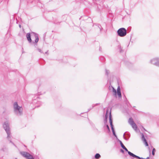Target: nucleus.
<instances>
[{"mask_svg": "<svg viewBox=\"0 0 159 159\" xmlns=\"http://www.w3.org/2000/svg\"><path fill=\"white\" fill-rule=\"evenodd\" d=\"M3 128L4 129L7 134V139L8 141H10V143H11L14 146H16L15 144L11 140V136L10 130L9 125L8 122L7 121L5 122L3 124Z\"/></svg>", "mask_w": 159, "mask_h": 159, "instance_id": "f257e3e1", "label": "nucleus"}, {"mask_svg": "<svg viewBox=\"0 0 159 159\" xmlns=\"http://www.w3.org/2000/svg\"><path fill=\"white\" fill-rule=\"evenodd\" d=\"M13 107L14 112L16 115L20 116L22 114L23 108L21 107L18 105L17 102L14 103Z\"/></svg>", "mask_w": 159, "mask_h": 159, "instance_id": "f03ea898", "label": "nucleus"}, {"mask_svg": "<svg viewBox=\"0 0 159 159\" xmlns=\"http://www.w3.org/2000/svg\"><path fill=\"white\" fill-rule=\"evenodd\" d=\"M34 36L35 38V40L34 42H33V43H37L39 40V38L38 34L34 32H32L30 34V33H28L26 34V38L28 40V42L30 43H31L32 42V40L31 38V36Z\"/></svg>", "mask_w": 159, "mask_h": 159, "instance_id": "7ed1b4c3", "label": "nucleus"}, {"mask_svg": "<svg viewBox=\"0 0 159 159\" xmlns=\"http://www.w3.org/2000/svg\"><path fill=\"white\" fill-rule=\"evenodd\" d=\"M118 35L120 37L125 36L127 34V31L126 29L124 28H121L117 31Z\"/></svg>", "mask_w": 159, "mask_h": 159, "instance_id": "20e7f679", "label": "nucleus"}, {"mask_svg": "<svg viewBox=\"0 0 159 159\" xmlns=\"http://www.w3.org/2000/svg\"><path fill=\"white\" fill-rule=\"evenodd\" d=\"M20 153L21 155L27 159H34L33 156L28 152L22 151L20 152Z\"/></svg>", "mask_w": 159, "mask_h": 159, "instance_id": "39448f33", "label": "nucleus"}, {"mask_svg": "<svg viewBox=\"0 0 159 159\" xmlns=\"http://www.w3.org/2000/svg\"><path fill=\"white\" fill-rule=\"evenodd\" d=\"M109 122L110 124L111 125V127L112 131L113 133V135L115 136V137H117V136L116 134L114 129L113 127V125L112 124V120L111 118V112H110L109 113Z\"/></svg>", "mask_w": 159, "mask_h": 159, "instance_id": "423d86ee", "label": "nucleus"}, {"mask_svg": "<svg viewBox=\"0 0 159 159\" xmlns=\"http://www.w3.org/2000/svg\"><path fill=\"white\" fill-rule=\"evenodd\" d=\"M150 63L159 67V57H155L151 59Z\"/></svg>", "mask_w": 159, "mask_h": 159, "instance_id": "0eeeda50", "label": "nucleus"}, {"mask_svg": "<svg viewBox=\"0 0 159 159\" xmlns=\"http://www.w3.org/2000/svg\"><path fill=\"white\" fill-rule=\"evenodd\" d=\"M129 123L131 125L133 128L136 131L137 129V127L135 123L134 122L132 118H129L128 120Z\"/></svg>", "mask_w": 159, "mask_h": 159, "instance_id": "6e6552de", "label": "nucleus"}, {"mask_svg": "<svg viewBox=\"0 0 159 159\" xmlns=\"http://www.w3.org/2000/svg\"><path fill=\"white\" fill-rule=\"evenodd\" d=\"M126 151L128 152V154L130 156L132 157H133L135 158V157H136V155L132 153L130 151H128V150L127 148L125 147L124 148H123Z\"/></svg>", "mask_w": 159, "mask_h": 159, "instance_id": "1a4fd4ad", "label": "nucleus"}, {"mask_svg": "<svg viewBox=\"0 0 159 159\" xmlns=\"http://www.w3.org/2000/svg\"><path fill=\"white\" fill-rule=\"evenodd\" d=\"M141 134L142 135L141 139H142V140L143 141L144 143L145 144V145L146 146H148V143L147 142L146 139L145 138L143 134L142 133H141Z\"/></svg>", "mask_w": 159, "mask_h": 159, "instance_id": "9d476101", "label": "nucleus"}, {"mask_svg": "<svg viewBox=\"0 0 159 159\" xmlns=\"http://www.w3.org/2000/svg\"><path fill=\"white\" fill-rule=\"evenodd\" d=\"M130 134H125V133L123 135L124 138L127 141L129 139L130 137Z\"/></svg>", "mask_w": 159, "mask_h": 159, "instance_id": "9b49d317", "label": "nucleus"}, {"mask_svg": "<svg viewBox=\"0 0 159 159\" xmlns=\"http://www.w3.org/2000/svg\"><path fill=\"white\" fill-rule=\"evenodd\" d=\"M100 157L101 156L99 153H96L95 156V158L97 159H99Z\"/></svg>", "mask_w": 159, "mask_h": 159, "instance_id": "f8f14e48", "label": "nucleus"}, {"mask_svg": "<svg viewBox=\"0 0 159 159\" xmlns=\"http://www.w3.org/2000/svg\"><path fill=\"white\" fill-rule=\"evenodd\" d=\"M116 93H117L119 98L121 97V94L120 91H117Z\"/></svg>", "mask_w": 159, "mask_h": 159, "instance_id": "ddd939ff", "label": "nucleus"}, {"mask_svg": "<svg viewBox=\"0 0 159 159\" xmlns=\"http://www.w3.org/2000/svg\"><path fill=\"white\" fill-rule=\"evenodd\" d=\"M118 48L120 53H121L123 52V51L122 50V48H121L120 45H119L118 46Z\"/></svg>", "mask_w": 159, "mask_h": 159, "instance_id": "4468645a", "label": "nucleus"}, {"mask_svg": "<svg viewBox=\"0 0 159 159\" xmlns=\"http://www.w3.org/2000/svg\"><path fill=\"white\" fill-rule=\"evenodd\" d=\"M137 157H135V158L138 159H149V157H148L146 158H144L142 157H140L136 155Z\"/></svg>", "mask_w": 159, "mask_h": 159, "instance_id": "2eb2a0df", "label": "nucleus"}, {"mask_svg": "<svg viewBox=\"0 0 159 159\" xmlns=\"http://www.w3.org/2000/svg\"><path fill=\"white\" fill-rule=\"evenodd\" d=\"M119 142L120 143V144L121 145V147L123 148H124L125 147V146L122 143V142L120 140H119Z\"/></svg>", "mask_w": 159, "mask_h": 159, "instance_id": "dca6fc26", "label": "nucleus"}, {"mask_svg": "<svg viewBox=\"0 0 159 159\" xmlns=\"http://www.w3.org/2000/svg\"><path fill=\"white\" fill-rule=\"evenodd\" d=\"M113 89V92L114 93V95L116 96V91L114 88L112 87Z\"/></svg>", "mask_w": 159, "mask_h": 159, "instance_id": "f3484780", "label": "nucleus"}, {"mask_svg": "<svg viewBox=\"0 0 159 159\" xmlns=\"http://www.w3.org/2000/svg\"><path fill=\"white\" fill-rule=\"evenodd\" d=\"M155 151H156L155 149V148H153V149L152 150V155L153 156L155 155Z\"/></svg>", "mask_w": 159, "mask_h": 159, "instance_id": "a211bd4d", "label": "nucleus"}, {"mask_svg": "<svg viewBox=\"0 0 159 159\" xmlns=\"http://www.w3.org/2000/svg\"><path fill=\"white\" fill-rule=\"evenodd\" d=\"M106 74L108 75L109 73V70L107 69L105 70Z\"/></svg>", "mask_w": 159, "mask_h": 159, "instance_id": "6ab92c4d", "label": "nucleus"}, {"mask_svg": "<svg viewBox=\"0 0 159 159\" xmlns=\"http://www.w3.org/2000/svg\"><path fill=\"white\" fill-rule=\"evenodd\" d=\"M99 104L96 103L95 104H93L92 106V108H93L94 107L98 105Z\"/></svg>", "mask_w": 159, "mask_h": 159, "instance_id": "aec40b11", "label": "nucleus"}, {"mask_svg": "<svg viewBox=\"0 0 159 159\" xmlns=\"http://www.w3.org/2000/svg\"><path fill=\"white\" fill-rule=\"evenodd\" d=\"M87 2L89 4H91L93 2V0H87Z\"/></svg>", "mask_w": 159, "mask_h": 159, "instance_id": "412c9836", "label": "nucleus"}, {"mask_svg": "<svg viewBox=\"0 0 159 159\" xmlns=\"http://www.w3.org/2000/svg\"><path fill=\"white\" fill-rule=\"evenodd\" d=\"M117 91H120V87L119 86H118L117 87Z\"/></svg>", "mask_w": 159, "mask_h": 159, "instance_id": "4be33fe9", "label": "nucleus"}, {"mask_svg": "<svg viewBox=\"0 0 159 159\" xmlns=\"http://www.w3.org/2000/svg\"><path fill=\"white\" fill-rule=\"evenodd\" d=\"M37 49L41 53H43V52L40 49L38 48Z\"/></svg>", "mask_w": 159, "mask_h": 159, "instance_id": "5701e85b", "label": "nucleus"}, {"mask_svg": "<svg viewBox=\"0 0 159 159\" xmlns=\"http://www.w3.org/2000/svg\"><path fill=\"white\" fill-rule=\"evenodd\" d=\"M107 111L106 112V116H105V117H106V120L107 118L108 117V115H107Z\"/></svg>", "mask_w": 159, "mask_h": 159, "instance_id": "b1692460", "label": "nucleus"}, {"mask_svg": "<svg viewBox=\"0 0 159 159\" xmlns=\"http://www.w3.org/2000/svg\"><path fill=\"white\" fill-rule=\"evenodd\" d=\"M106 127H107V129L108 130V131H110V128H109V126L107 125H106Z\"/></svg>", "mask_w": 159, "mask_h": 159, "instance_id": "393cba45", "label": "nucleus"}, {"mask_svg": "<svg viewBox=\"0 0 159 159\" xmlns=\"http://www.w3.org/2000/svg\"><path fill=\"white\" fill-rule=\"evenodd\" d=\"M120 151L121 152H122L123 153H124V151L122 149H121L120 150Z\"/></svg>", "mask_w": 159, "mask_h": 159, "instance_id": "a878e982", "label": "nucleus"}, {"mask_svg": "<svg viewBox=\"0 0 159 159\" xmlns=\"http://www.w3.org/2000/svg\"><path fill=\"white\" fill-rule=\"evenodd\" d=\"M98 28L100 29V30L101 31V30H102V29H101L100 28V27H101V26L100 25H99L98 26Z\"/></svg>", "mask_w": 159, "mask_h": 159, "instance_id": "bb28decb", "label": "nucleus"}, {"mask_svg": "<svg viewBox=\"0 0 159 159\" xmlns=\"http://www.w3.org/2000/svg\"><path fill=\"white\" fill-rule=\"evenodd\" d=\"M93 108H92V107L91 108H90L89 109H88V111L87 112L89 111L90 110H91Z\"/></svg>", "mask_w": 159, "mask_h": 159, "instance_id": "cd10ccee", "label": "nucleus"}, {"mask_svg": "<svg viewBox=\"0 0 159 159\" xmlns=\"http://www.w3.org/2000/svg\"><path fill=\"white\" fill-rule=\"evenodd\" d=\"M41 102H39V101H38V104H40Z\"/></svg>", "mask_w": 159, "mask_h": 159, "instance_id": "c85d7f7f", "label": "nucleus"}, {"mask_svg": "<svg viewBox=\"0 0 159 159\" xmlns=\"http://www.w3.org/2000/svg\"><path fill=\"white\" fill-rule=\"evenodd\" d=\"M144 129V130H145V131H146V129H144L143 127H142Z\"/></svg>", "mask_w": 159, "mask_h": 159, "instance_id": "c756f323", "label": "nucleus"}, {"mask_svg": "<svg viewBox=\"0 0 159 159\" xmlns=\"http://www.w3.org/2000/svg\"><path fill=\"white\" fill-rule=\"evenodd\" d=\"M45 54H48V51L45 52Z\"/></svg>", "mask_w": 159, "mask_h": 159, "instance_id": "7c9ffc66", "label": "nucleus"}, {"mask_svg": "<svg viewBox=\"0 0 159 159\" xmlns=\"http://www.w3.org/2000/svg\"><path fill=\"white\" fill-rule=\"evenodd\" d=\"M41 94H42V93H38V95H41Z\"/></svg>", "mask_w": 159, "mask_h": 159, "instance_id": "2f4dec72", "label": "nucleus"}, {"mask_svg": "<svg viewBox=\"0 0 159 159\" xmlns=\"http://www.w3.org/2000/svg\"><path fill=\"white\" fill-rule=\"evenodd\" d=\"M19 27H20H20H21V25H19Z\"/></svg>", "mask_w": 159, "mask_h": 159, "instance_id": "473e14b6", "label": "nucleus"}, {"mask_svg": "<svg viewBox=\"0 0 159 159\" xmlns=\"http://www.w3.org/2000/svg\"><path fill=\"white\" fill-rule=\"evenodd\" d=\"M55 24H58L57 23H56L55 22H54Z\"/></svg>", "mask_w": 159, "mask_h": 159, "instance_id": "72a5a7b5", "label": "nucleus"}]
</instances>
